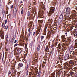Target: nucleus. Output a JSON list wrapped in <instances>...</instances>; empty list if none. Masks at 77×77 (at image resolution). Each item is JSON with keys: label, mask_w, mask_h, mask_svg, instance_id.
Instances as JSON below:
<instances>
[{"label": "nucleus", "mask_w": 77, "mask_h": 77, "mask_svg": "<svg viewBox=\"0 0 77 77\" xmlns=\"http://www.w3.org/2000/svg\"><path fill=\"white\" fill-rule=\"evenodd\" d=\"M71 11V9L69 7H67L66 9V11L65 15H64L65 17H69V13Z\"/></svg>", "instance_id": "nucleus-1"}, {"label": "nucleus", "mask_w": 77, "mask_h": 77, "mask_svg": "<svg viewBox=\"0 0 77 77\" xmlns=\"http://www.w3.org/2000/svg\"><path fill=\"white\" fill-rule=\"evenodd\" d=\"M21 51H22L21 48H18L17 50V54H20L21 53Z\"/></svg>", "instance_id": "nucleus-2"}, {"label": "nucleus", "mask_w": 77, "mask_h": 77, "mask_svg": "<svg viewBox=\"0 0 77 77\" xmlns=\"http://www.w3.org/2000/svg\"><path fill=\"white\" fill-rule=\"evenodd\" d=\"M55 11V8L54 7H52L50 9L49 12H50L51 13H54Z\"/></svg>", "instance_id": "nucleus-3"}, {"label": "nucleus", "mask_w": 77, "mask_h": 77, "mask_svg": "<svg viewBox=\"0 0 77 77\" xmlns=\"http://www.w3.org/2000/svg\"><path fill=\"white\" fill-rule=\"evenodd\" d=\"M62 20H63V16L62 15H61L60 16L59 21L60 22H62Z\"/></svg>", "instance_id": "nucleus-4"}, {"label": "nucleus", "mask_w": 77, "mask_h": 77, "mask_svg": "<svg viewBox=\"0 0 77 77\" xmlns=\"http://www.w3.org/2000/svg\"><path fill=\"white\" fill-rule=\"evenodd\" d=\"M69 58V55L67 54L65 55L64 57V59L67 60Z\"/></svg>", "instance_id": "nucleus-5"}, {"label": "nucleus", "mask_w": 77, "mask_h": 77, "mask_svg": "<svg viewBox=\"0 0 77 77\" xmlns=\"http://www.w3.org/2000/svg\"><path fill=\"white\" fill-rule=\"evenodd\" d=\"M23 63H20L18 66V67L19 68H21V67H23Z\"/></svg>", "instance_id": "nucleus-6"}, {"label": "nucleus", "mask_w": 77, "mask_h": 77, "mask_svg": "<svg viewBox=\"0 0 77 77\" xmlns=\"http://www.w3.org/2000/svg\"><path fill=\"white\" fill-rule=\"evenodd\" d=\"M50 49V47L48 46H46L45 49V51L48 52L49 51Z\"/></svg>", "instance_id": "nucleus-7"}, {"label": "nucleus", "mask_w": 77, "mask_h": 77, "mask_svg": "<svg viewBox=\"0 0 77 77\" xmlns=\"http://www.w3.org/2000/svg\"><path fill=\"white\" fill-rule=\"evenodd\" d=\"M58 59H59V60H63V55L60 56L59 57H58Z\"/></svg>", "instance_id": "nucleus-8"}, {"label": "nucleus", "mask_w": 77, "mask_h": 77, "mask_svg": "<svg viewBox=\"0 0 77 77\" xmlns=\"http://www.w3.org/2000/svg\"><path fill=\"white\" fill-rule=\"evenodd\" d=\"M13 13H14V14H16V13H17V8H16V7H14V8Z\"/></svg>", "instance_id": "nucleus-9"}, {"label": "nucleus", "mask_w": 77, "mask_h": 77, "mask_svg": "<svg viewBox=\"0 0 77 77\" xmlns=\"http://www.w3.org/2000/svg\"><path fill=\"white\" fill-rule=\"evenodd\" d=\"M37 50L38 52L40 50V45H38L37 47Z\"/></svg>", "instance_id": "nucleus-10"}, {"label": "nucleus", "mask_w": 77, "mask_h": 77, "mask_svg": "<svg viewBox=\"0 0 77 77\" xmlns=\"http://www.w3.org/2000/svg\"><path fill=\"white\" fill-rule=\"evenodd\" d=\"M72 63H73V61L72 60H71L70 61L69 63V65H70V66L71 65V66H72Z\"/></svg>", "instance_id": "nucleus-11"}, {"label": "nucleus", "mask_w": 77, "mask_h": 77, "mask_svg": "<svg viewBox=\"0 0 77 77\" xmlns=\"http://www.w3.org/2000/svg\"><path fill=\"white\" fill-rule=\"evenodd\" d=\"M61 38L62 39H63V40H64V41H65V39H66L65 37V35H62L61 36Z\"/></svg>", "instance_id": "nucleus-12"}, {"label": "nucleus", "mask_w": 77, "mask_h": 77, "mask_svg": "<svg viewBox=\"0 0 77 77\" xmlns=\"http://www.w3.org/2000/svg\"><path fill=\"white\" fill-rule=\"evenodd\" d=\"M48 35H50H50H51V32L50 31L48 32Z\"/></svg>", "instance_id": "nucleus-13"}, {"label": "nucleus", "mask_w": 77, "mask_h": 77, "mask_svg": "<svg viewBox=\"0 0 77 77\" xmlns=\"http://www.w3.org/2000/svg\"><path fill=\"white\" fill-rule=\"evenodd\" d=\"M5 24L3 23H2V25L1 26V27L2 28H5Z\"/></svg>", "instance_id": "nucleus-14"}, {"label": "nucleus", "mask_w": 77, "mask_h": 77, "mask_svg": "<svg viewBox=\"0 0 77 77\" xmlns=\"http://www.w3.org/2000/svg\"><path fill=\"white\" fill-rule=\"evenodd\" d=\"M73 48H74V47L72 46H71L69 48V49L71 50H73Z\"/></svg>", "instance_id": "nucleus-15"}, {"label": "nucleus", "mask_w": 77, "mask_h": 77, "mask_svg": "<svg viewBox=\"0 0 77 77\" xmlns=\"http://www.w3.org/2000/svg\"><path fill=\"white\" fill-rule=\"evenodd\" d=\"M41 75V71H39L38 74V76L40 77V75Z\"/></svg>", "instance_id": "nucleus-16"}, {"label": "nucleus", "mask_w": 77, "mask_h": 77, "mask_svg": "<svg viewBox=\"0 0 77 77\" xmlns=\"http://www.w3.org/2000/svg\"><path fill=\"white\" fill-rule=\"evenodd\" d=\"M52 14H53V13H51V12L49 11L48 13L49 16H51Z\"/></svg>", "instance_id": "nucleus-17"}, {"label": "nucleus", "mask_w": 77, "mask_h": 77, "mask_svg": "<svg viewBox=\"0 0 77 77\" xmlns=\"http://www.w3.org/2000/svg\"><path fill=\"white\" fill-rule=\"evenodd\" d=\"M54 44H53V43H52V45H51V48H53V47H54Z\"/></svg>", "instance_id": "nucleus-18"}, {"label": "nucleus", "mask_w": 77, "mask_h": 77, "mask_svg": "<svg viewBox=\"0 0 77 77\" xmlns=\"http://www.w3.org/2000/svg\"><path fill=\"white\" fill-rule=\"evenodd\" d=\"M27 68H26V69L27 70V69H28V68H29V64H28V63H27Z\"/></svg>", "instance_id": "nucleus-19"}, {"label": "nucleus", "mask_w": 77, "mask_h": 77, "mask_svg": "<svg viewBox=\"0 0 77 77\" xmlns=\"http://www.w3.org/2000/svg\"><path fill=\"white\" fill-rule=\"evenodd\" d=\"M41 40H42L44 38V36H42L41 37Z\"/></svg>", "instance_id": "nucleus-20"}, {"label": "nucleus", "mask_w": 77, "mask_h": 77, "mask_svg": "<svg viewBox=\"0 0 77 77\" xmlns=\"http://www.w3.org/2000/svg\"><path fill=\"white\" fill-rule=\"evenodd\" d=\"M1 38L2 39H4V35L3 34H1Z\"/></svg>", "instance_id": "nucleus-21"}, {"label": "nucleus", "mask_w": 77, "mask_h": 77, "mask_svg": "<svg viewBox=\"0 0 77 77\" xmlns=\"http://www.w3.org/2000/svg\"><path fill=\"white\" fill-rule=\"evenodd\" d=\"M70 73L71 75H73V74H74V72H70Z\"/></svg>", "instance_id": "nucleus-22"}, {"label": "nucleus", "mask_w": 77, "mask_h": 77, "mask_svg": "<svg viewBox=\"0 0 77 77\" xmlns=\"http://www.w3.org/2000/svg\"><path fill=\"white\" fill-rule=\"evenodd\" d=\"M8 48H9L8 47V46H7L5 47L6 50H8Z\"/></svg>", "instance_id": "nucleus-23"}, {"label": "nucleus", "mask_w": 77, "mask_h": 77, "mask_svg": "<svg viewBox=\"0 0 77 77\" xmlns=\"http://www.w3.org/2000/svg\"><path fill=\"white\" fill-rule=\"evenodd\" d=\"M18 45V44L17 43H16L14 45V47H17V46Z\"/></svg>", "instance_id": "nucleus-24"}, {"label": "nucleus", "mask_w": 77, "mask_h": 77, "mask_svg": "<svg viewBox=\"0 0 77 77\" xmlns=\"http://www.w3.org/2000/svg\"><path fill=\"white\" fill-rule=\"evenodd\" d=\"M33 24V22H30V25L32 26V24Z\"/></svg>", "instance_id": "nucleus-25"}, {"label": "nucleus", "mask_w": 77, "mask_h": 77, "mask_svg": "<svg viewBox=\"0 0 77 77\" xmlns=\"http://www.w3.org/2000/svg\"><path fill=\"white\" fill-rule=\"evenodd\" d=\"M5 29H6V30H7V29H8V26H5Z\"/></svg>", "instance_id": "nucleus-26"}, {"label": "nucleus", "mask_w": 77, "mask_h": 77, "mask_svg": "<svg viewBox=\"0 0 77 77\" xmlns=\"http://www.w3.org/2000/svg\"><path fill=\"white\" fill-rule=\"evenodd\" d=\"M15 37L13 36L12 38V40H15Z\"/></svg>", "instance_id": "nucleus-27"}, {"label": "nucleus", "mask_w": 77, "mask_h": 77, "mask_svg": "<svg viewBox=\"0 0 77 77\" xmlns=\"http://www.w3.org/2000/svg\"><path fill=\"white\" fill-rule=\"evenodd\" d=\"M28 75V70H27V71L26 73V75Z\"/></svg>", "instance_id": "nucleus-28"}, {"label": "nucleus", "mask_w": 77, "mask_h": 77, "mask_svg": "<svg viewBox=\"0 0 77 77\" xmlns=\"http://www.w3.org/2000/svg\"><path fill=\"white\" fill-rule=\"evenodd\" d=\"M33 47V46L32 45V44H31V45L30 46V47L31 48H32V47Z\"/></svg>", "instance_id": "nucleus-29"}, {"label": "nucleus", "mask_w": 77, "mask_h": 77, "mask_svg": "<svg viewBox=\"0 0 77 77\" xmlns=\"http://www.w3.org/2000/svg\"><path fill=\"white\" fill-rule=\"evenodd\" d=\"M13 6H14V5H12L10 8V9H12V8H13Z\"/></svg>", "instance_id": "nucleus-30"}, {"label": "nucleus", "mask_w": 77, "mask_h": 77, "mask_svg": "<svg viewBox=\"0 0 77 77\" xmlns=\"http://www.w3.org/2000/svg\"><path fill=\"white\" fill-rule=\"evenodd\" d=\"M44 30L45 31H46V30H47V27H46L44 29Z\"/></svg>", "instance_id": "nucleus-31"}, {"label": "nucleus", "mask_w": 77, "mask_h": 77, "mask_svg": "<svg viewBox=\"0 0 77 77\" xmlns=\"http://www.w3.org/2000/svg\"><path fill=\"white\" fill-rule=\"evenodd\" d=\"M23 10H22L21 11V14H23Z\"/></svg>", "instance_id": "nucleus-32"}, {"label": "nucleus", "mask_w": 77, "mask_h": 77, "mask_svg": "<svg viewBox=\"0 0 77 77\" xmlns=\"http://www.w3.org/2000/svg\"><path fill=\"white\" fill-rule=\"evenodd\" d=\"M28 16L27 17V20H28L29 19V14H28Z\"/></svg>", "instance_id": "nucleus-33"}, {"label": "nucleus", "mask_w": 77, "mask_h": 77, "mask_svg": "<svg viewBox=\"0 0 77 77\" xmlns=\"http://www.w3.org/2000/svg\"><path fill=\"white\" fill-rule=\"evenodd\" d=\"M7 23V20H5V24H6Z\"/></svg>", "instance_id": "nucleus-34"}, {"label": "nucleus", "mask_w": 77, "mask_h": 77, "mask_svg": "<svg viewBox=\"0 0 77 77\" xmlns=\"http://www.w3.org/2000/svg\"><path fill=\"white\" fill-rule=\"evenodd\" d=\"M12 72H15V70L14 69L12 70Z\"/></svg>", "instance_id": "nucleus-35"}, {"label": "nucleus", "mask_w": 77, "mask_h": 77, "mask_svg": "<svg viewBox=\"0 0 77 77\" xmlns=\"http://www.w3.org/2000/svg\"><path fill=\"white\" fill-rule=\"evenodd\" d=\"M23 0H22V1H20V3H23Z\"/></svg>", "instance_id": "nucleus-36"}, {"label": "nucleus", "mask_w": 77, "mask_h": 77, "mask_svg": "<svg viewBox=\"0 0 77 77\" xmlns=\"http://www.w3.org/2000/svg\"><path fill=\"white\" fill-rule=\"evenodd\" d=\"M33 36H35V32H33Z\"/></svg>", "instance_id": "nucleus-37"}, {"label": "nucleus", "mask_w": 77, "mask_h": 77, "mask_svg": "<svg viewBox=\"0 0 77 77\" xmlns=\"http://www.w3.org/2000/svg\"><path fill=\"white\" fill-rule=\"evenodd\" d=\"M75 64H76V65H77V61H75Z\"/></svg>", "instance_id": "nucleus-38"}, {"label": "nucleus", "mask_w": 77, "mask_h": 77, "mask_svg": "<svg viewBox=\"0 0 77 77\" xmlns=\"http://www.w3.org/2000/svg\"><path fill=\"white\" fill-rule=\"evenodd\" d=\"M65 34H66V36H67V34H68V33L67 32H66L65 33Z\"/></svg>", "instance_id": "nucleus-39"}, {"label": "nucleus", "mask_w": 77, "mask_h": 77, "mask_svg": "<svg viewBox=\"0 0 77 77\" xmlns=\"http://www.w3.org/2000/svg\"><path fill=\"white\" fill-rule=\"evenodd\" d=\"M56 28H53V30H56Z\"/></svg>", "instance_id": "nucleus-40"}, {"label": "nucleus", "mask_w": 77, "mask_h": 77, "mask_svg": "<svg viewBox=\"0 0 77 77\" xmlns=\"http://www.w3.org/2000/svg\"><path fill=\"white\" fill-rule=\"evenodd\" d=\"M32 72H30L29 75H32Z\"/></svg>", "instance_id": "nucleus-41"}, {"label": "nucleus", "mask_w": 77, "mask_h": 77, "mask_svg": "<svg viewBox=\"0 0 77 77\" xmlns=\"http://www.w3.org/2000/svg\"><path fill=\"white\" fill-rule=\"evenodd\" d=\"M17 40H15V42H14V43H17Z\"/></svg>", "instance_id": "nucleus-42"}, {"label": "nucleus", "mask_w": 77, "mask_h": 77, "mask_svg": "<svg viewBox=\"0 0 77 77\" xmlns=\"http://www.w3.org/2000/svg\"><path fill=\"white\" fill-rule=\"evenodd\" d=\"M10 1H8V3H9V4H10Z\"/></svg>", "instance_id": "nucleus-43"}, {"label": "nucleus", "mask_w": 77, "mask_h": 77, "mask_svg": "<svg viewBox=\"0 0 77 77\" xmlns=\"http://www.w3.org/2000/svg\"><path fill=\"white\" fill-rule=\"evenodd\" d=\"M11 74V72H9L8 73V74Z\"/></svg>", "instance_id": "nucleus-44"}, {"label": "nucleus", "mask_w": 77, "mask_h": 77, "mask_svg": "<svg viewBox=\"0 0 77 77\" xmlns=\"http://www.w3.org/2000/svg\"><path fill=\"white\" fill-rule=\"evenodd\" d=\"M6 41H8V38H6Z\"/></svg>", "instance_id": "nucleus-45"}, {"label": "nucleus", "mask_w": 77, "mask_h": 77, "mask_svg": "<svg viewBox=\"0 0 77 77\" xmlns=\"http://www.w3.org/2000/svg\"><path fill=\"white\" fill-rule=\"evenodd\" d=\"M58 63H59V61H57V62L56 64H58Z\"/></svg>", "instance_id": "nucleus-46"}, {"label": "nucleus", "mask_w": 77, "mask_h": 77, "mask_svg": "<svg viewBox=\"0 0 77 77\" xmlns=\"http://www.w3.org/2000/svg\"><path fill=\"white\" fill-rule=\"evenodd\" d=\"M46 52H45V53H46L47 54H48V52H47V51H46Z\"/></svg>", "instance_id": "nucleus-47"}, {"label": "nucleus", "mask_w": 77, "mask_h": 77, "mask_svg": "<svg viewBox=\"0 0 77 77\" xmlns=\"http://www.w3.org/2000/svg\"><path fill=\"white\" fill-rule=\"evenodd\" d=\"M6 38H8V36H6Z\"/></svg>", "instance_id": "nucleus-48"}, {"label": "nucleus", "mask_w": 77, "mask_h": 77, "mask_svg": "<svg viewBox=\"0 0 77 77\" xmlns=\"http://www.w3.org/2000/svg\"><path fill=\"white\" fill-rule=\"evenodd\" d=\"M72 68V67H71L70 68H69V70H70V69H71Z\"/></svg>", "instance_id": "nucleus-49"}, {"label": "nucleus", "mask_w": 77, "mask_h": 77, "mask_svg": "<svg viewBox=\"0 0 77 77\" xmlns=\"http://www.w3.org/2000/svg\"><path fill=\"white\" fill-rule=\"evenodd\" d=\"M35 60H37V59H38V58H35Z\"/></svg>", "instance_id": "nucleus-50"}, {"label": "nucleus", "mask_w": 77, "mask_h": 77, "mask_svg": "<svg viewBox=\"0 0 77 77\" xmlns=\"http://www.w3.org/2000/svg\"><path fill=\"white\" fill-rule=\"evenodd\" d=\"M4 57V53H3V57Z\"/></svg>", "instance_id": "nucleus-51"}, {"label": "nucleus", "mask_w": 77, "mask_h": 77, "mask_svg": "<svg viewBox=\"0 0 77 77\" xmlns=\"http://www.w3.org/2000/svg\"><path fill=\"white\" fill-rule=\"evenodd\" d=\"M43 63H44V64L45 63V62H43Z\"/></svg>", "instance_id": "nucleus-52"}, {"label": "nucleus", "mask_w": 77, "mask_h": 77, "mask_svg": "<svg viewBox=\"0 0 77 77\" xmlns=\"http://www.w3.org/2000/svg\"><path fill=\"white\" fill-rule=\"evenodd\" d=\"M8 50H6V51H8Z\"/></svg>", "instance_id": "nucleus-53"}, {"label": "nucleus", "mask_w": 77, "mask_h": 77, "mask_svg": "<svg viewBox=\"0 0 77 77\" xmlns=\"http://www.w3.org/2000/svg\"><path fill=\"white\" fill-rule=\"evenodd\" d=\"M77 42H76V43H75V45H77Z\"/></svg>", "instance_id": "nucleus-54"}, {"label": "nucleus", "mask_w": 77, "mask_h": 77, "mask_svg": "<svg viewBox=\"0 0 77 77\" xmlns=\"http://www.w3.org/2000/svg\"><path fill=\"white\" fill-rule=\"evenodd\" d=\"M23 45H24V43H23Z\"/></svg>", "instance_id": "nucleus-55"}, {"label": "nucleus", "mask_w": 77, "mask_h": 77, "mask_svg": "<svg viewBox=\"0 0 77 77\" xmlns=\"http://www.w3.org/2000/svg\"><path fill=\"white\" fill-rule=\"evenodd\" d=\"M28 32H29V29H28Z\"/></svg>", "instance_id": "nucleus-56"}, {"label": "nucleus", "mask_w": 77, "mask_h": 77, "mask_svg": "<svg viewBox=\"0 0 77 77\" xmlns=\"http://www.w3.org/2000/svg\"><path fill=\"white\" fill-rule=\"evenodd\" d=\"M39 32H40V29L38 30Z\"/></svg>", "instance_id": "nucleus-57"}, {"label": "nucleus", "mask_w": 77, "mask_h": 77, "mask_svg": "<svg viewBox=\"0 0 77 77\" xmlns=\"http://www.w3.org/2000/svg\"><path fill=\"white\" fill-rule=\"evenodd\" d=\"M72 54H73V55H74V53H72Z\"/></svg>", "instance_id": "nucleus-58"}, {"label": "nucleus", "mask_w": 77, "mask_h": 77, "mask_svg": "<svg viewBox=\"0 0 77 77\" xmlns=\"http://www.w3.org/2000/svg\"><path fill=\"white\" fill-rule=\"evenodd\" d=\"M76 76H77V75L76 74Z\"/></svg>", "instance_id": "nucleus-59"}, {"label": "nucleus", "mask_w": 77, "mask_h": 77, "mask_svg": "<svg viewBox=\"0 0 77 77\" xmlns=\"http://www.w3.org/2000/svg\"><path fill=\"white\" fill-rule=\"evenodd\" d=\"M51 54V52H50Z\"/></svg>", "instance_id": "nucleus-60"}, {"label": "nucleus", "mask_w": 77, "mask_h": 77, "mask_svg": "<svg viewBox=\"0 0 77 77\" xmlns=\"http://www.w3.org/2000/svg\"><path fill=\"white\" fill-rule=\"evenodd\" d=\"M68 48V47H67V48Z\"/></svg>", "instance_id": "nucleus-61"}, {"label": "nucleus", "mask_w": 77, "mask_h": 77, "mask_svg": "<svg viewBox=\"0 0 77 77\" xmlns=\"http://www.w3.org/2000/svg\"><path fill=\"white\" fill-rule=\"evenodd\" d=\"M29 32H30V29L29 30Z\"/></svg>", "instance_id": "nucleus-62"}, {"label": "nucleus", "mask_w": 77, "mask_h": 77, "mask_svg": "<svg viewBox=\"0 0 77 77\" xmlns=\"http://www.w3.org/2000/svg\"><path fill=\"white\" fill-rule=\"evenodd\" d=\"M54 77H55L54 76Z\"/></svg>", "instance_id": "nucleus-63"}, {"label": "nucleus", "mask_w": 77, "mask_h": 77, "mask_svg": "<svg viewBox=\"0 0 77 77\" xmlns=\"http://www.w3.org/2000/svg\"><path fill=\"white\" fill-rule=\"evenodd\" d=\"M35 57H36V56H35Z\"/></svg>", "instance_id": "nucleus-64"}]
</instances>
